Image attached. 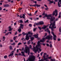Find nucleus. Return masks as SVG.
Returning a JSON list of instances; mask_svg holds the SVG:
<instances>
[{"label": "nucleus", "instance_id": "774afa93", "mask_svg": "<svg viewBox=\"0 0 61 61\" xmlns=\"http://www.w3.org/2000/svg\"><path fill=\"white\" fill-rule=\"evenodd\" d=\"M59 2H61V0H59Z\"/></svg>", "mask_w": 61, "mask_h": 61}, {"label": "nucleus", "instance_id": "4c0bfd02", "mask_svg": "<svg viewBox=\"0 0 61 61\" xmlns=\"http://www.w3.org/2000/svg\"><path fill=\"white\" fill-rule=\"evenodd\" d=\"M47 35V33H45V36H44V37H45V36H46V35Z\"/></svg>", "mask_w": 61, "mask_h": 61}, {"label": "nucleus", "instance_id": "37998d69", "mask_svg": "<svg viewBox=\"0 0 61 61\" xmlns=\"http://www.w3.org/2000/svg\"><path fill=\"white\" fill-rule=\"evenodd\" d=\"M44 52H41V54H40V55H41V56H42V54H43Z\"/></svg>", "mask_w": 61, "mask_h": 61}, {"label": "nucleus", "instance_id": "bb28decb", "mask_svg": "<svg viewBox=\"0 0 61 61\" xmlns=\"http://www.w3.org/2000/svg\"><path fill=\"white\" fill-rule=\"evenodd\" d=\"M30 41H31L30 40H29L28 42V44H30V43H31V42H30Z\"/></svg>", "mask_w": 61, "mask_h": 61}, {"label": "nucleus", "instance_id": "393cba45", "mask_svg": "<svg viewBox=\"0 0 61 61\" xmlns=\"http://www.w3.org/2000/svg\"><path fill=\"white\" fill-rule=\"evenodd\" d=\"M30 39H31V41H32V40H33L34 39V37H30Z\"/></svg>", "mask_w": 61, "mask_h": 61}, {"label": "nucleus", "instance_id": "a19ab883", "mask_svg": "<svg viewBox=\"0 0 61 61\" xmlns=\"http://www.w3.org/2000/svg\"><path fill=\"white\" fill-rule=\"evenodd\" d=\"M50 47H52V45L51 44H50Z\"/></svg>", "mask_w": 61, "mask_h": 61}, {"label": "nucleus", "instance_id": "9b49d317", "mask_svg": "<svg viewBox=\"0 0 61 61\" xmlns=\"http://www.w3.org/2000/svg\"><path fill=\"white\" fill-rule=\"evenodd\" d=\"M39 25V23H35L34 24V27H35V26H36V25Z\"/></svg>", "mask_w": 61, "mask_h": 61}, {"label": "nucleus", "instance_id": "052dcab7", "mask_svg": "<svg viewBox=\"0 0 61 61\" xmlns=\"http://www.w3.org/2000/svg\"><path fill=\"white\" fill-rule=\"evenodd\" d=\"M40 54H38V56H37V57H39V56H40Z\"/></svg>", "mask_w": 61, "mask_h": 61}, {"label": "nucleus", "instance_id": "72a5a7b5", "mask_svg": "<svg viewBox=\"0 0 61 61\" xmlns=\"http://www.w3.org/2000/svg\"><path fill=\"white\" fill-rule=\"evenodd\" d=\"M51 58H52V57L51 56H50L48 57V59H51Z\"/></svg>", "mask_w": 61, "mask_h": 61}, {"label": "nucleus", "instance_id": "bf43d9fd", "mask_svg": "<svg viewBox=\"0 0 61 61\" xmlns=\"http://www.w3.org/2000/svg\"><path fill=\"white\" fill-rule=\"evenodd\" d=\"M44 55H45H45H46L47 54L46 53H44Z\"/></svg>", "mask_w": 61, "mask_h": 61}, {"label": "nucleus", "instance_id": "603ef678", "mask_svg": "<svg viewBox=\"0 0 61 61\" xmlns=\"http://www.w3.org/2000/svg\"><path fill=\"white\" fill-rule=\"evenodd\" d=\"M43 57L44 58H45L46 57V56H45V55H44L43 56Z\"/></svg>", "mask_w": 61, "mask_h": 61}, {"label": "nucleus", "instance_id": "ddd939ff", "mask_svg": "<svg viewBox=\"0 0 61 61\" xmlns=\"http://www.w3.org/2000/svg\"><path fill=\"white\" fill-rule=\"evenodd\" d=\"M14 55V53L13 52H12L10 53V54L8 56H13V55Z\"/></svg>", "mask_w": 61, "mask_h": 61}, {"label": "nucleus", "instance_id": "7ed1b4c3", "mask_svg": "<svg viewBox=\"0 0 61 61\" xmlns=\"http://www.w3.org/2000/svg\"><path fill=\"white\" fill-rule=\"evenodd\" d=\"M25 53H28V55H29L30 54V50L29 48L28 47H25V49L24 50V51H22L21 52L22 56H25Z\"/></svg>", "mask_w": 61, "mask_h": 61}, {"label": "nucleus", "instance_id": "9d476101", "mask_svg": "<svg viewBox=\"0 0 61 61\" xmlns=\"http://www.w3.org/2000/svg\"><path fill=\"white\" fill-rule=\"evenodd\" d=\"M48 59V58H44V59H41V60H42V61H44V60H46Z\"/></svg>", "mask_w": 61, "mask_h": 61}, {"label": "nucleus", "instance_id": "69168bd1", "mask_svg": "<svg viewBox=\"0 0 61 61\" xmlns=\"http://www.w3.org/2000/svg\"><path fill=\"white\" fill-rule=\"evenodd\" d=\"M22 36V34H19V36Z\"/></svg>", "mask_w": 61, "mask_h": 61}, {"label": "nucleus", "instance_id": "dca6fc26", "mask_svg": "<svg viewBox=\"0 0 61 61\" xmlns=\"http://www.w3.org/2000/svg\"><path fill=\"white\" fill-rule=\"evenodd\" d=\"M9 31H11V30H12V29H11V27L10 26L9 27Z\"/></svg>", "mask_w": 61, "mask_h": 61}, {"label": "nucleus", "instance_id": "f8f14e48", "mask_svg": "<svg viewBox=\"0 0 61 61\" xmlns=\"http://www.w3.org/2000/svg\"><path fill=\"white\" fill-rule=\"evenodd\" d=\"M39 25H43V24H44V23L43 21H41L40 22H39Z\"/></svg>", "mask_w": 61, "mask_h": 61}, {"label": "nucleus", "instance_id": "8fccbe9b", "mask_svg": "<svg viewBox=\"0 0 61 61\" xmlns=\"http://www.w3.org/2000/svg\"><path fill=\"white\" fill-rule=\"evenodd\" d=\"M45 9H46V10H48V7H46V8Z\"/></svg>", "mask_w": 61, "mask_h": 61}, {"label": "nucleus", "instance_id": "6e6d98bb", "mask_svg": "<svg viewBox=\"0 0 61 61\" xmlns=\"http://www.w3.org/2000/svg\"><path fill=\"white\" fill-rule=\"evenodd\" d=\"M17 53H18V52H19V50H18V49H17Z\"/></svg>", "mask_w": 61, "mask_h": 61}, {"label": "nucleus", "instance_id": "49530a36", "mask_svg": "<svg viewBox=\"0 0 61 61\" xmlns=\"http://www.w3.org/2000/svg\"><path fill=\"white\" fill-rule=\"evenodd\" d=\"M25 21V23H26V22H28V20H26V21Z\"/></svg>", "mask_w": 61, "mask_h": 61}, {"label": "nucleus", "instance_id": "6ab92c4d", "mask_svg": "<svg viewBox=\"0 0 61 61\" xmlns=\"http://www.w3.org/2000/svg\"><path fill=\"white\" fill-rule=\"evenodd\" d=\"M47 27V26H44V27H42V28L43 29H46V28Z\"/></svg>", "mask_w": 61, "mask_h": 61}, {"label": "nucleus", "instance_id": "423d86ee", "mask_svg": "<svg viewBox=\"0 0 61 61\" xmlns=\"http://www.w3.org/2000/svg\"><path fill=\"white\" fill-rule=\"evenodd\" d=\"M22 34L24 36H25V35H26V36L25 39L27 40H28L29 39V38L28 36V33H25V32H24L22 33Z\"/></svg>", "mask_w": 61, "mask_h": 61}, {"label": "nucleus", "instance_id": "4468645a", "mask_svg": "<svg viewBox=\"0 0 61 61\" xmlns=\"http://www.w3.org/2000/svg\"><path fill=\"white\" fill-rule=\"evenodd\" d=\"M18 23H23V20H19L18 21Z\"/></svg>", "mask_w": 61, "mask_h": 61}, {"label": "nucleus", "instance_id": "a18cd8bd", "mask_svg": "<svg viewBox=\"0 0 61 61\" xmlns=\"http://www.w3.org/2000/svg\"><path fill=\"white\" fill-rule=\"evenodd\" d=\"M0 47H2L3 46V45L2 44H0Z\"/></svg>", "mask_w": 61, "mask_h": 61}, {"label": "nucleus", "instance_id": "e2e57ef3", "mask_svg": "<svg viewBox=\"0 0 61 61\" xmlns=\"http://www.w3.org/2000/svg\"><path fill=\"white\" fill-rule=\"evenodd\" d=\"M10 42H13V40H11L10 41Z\"/></svg>", "mask_w": 61, "mask_h": 61}, {"label": "nucleus", "instance_id": "0e129e2a", "mask_svg": "<svg viewBox=\"0 0 61 61\" xmlns=\"http://www.w3.org/2000/svg\"><path fill=\"white\" fill-rule=\"evenodd\" d=\"M46 57H47V58H48V55H47L46 56Z\"/></svg>", "mask_w": 61, "mask_h": 61}, {"label": "nucleus", "instance_id": "c756f323", "mask_svg": "<svg viewBox=\"0 0 61 61\" xmlns=\"http://www.w3.org/2000/svg\"><path fill=\"white\" fill-rule=\"evenodd\" d=\"M59 32L60 33H61V27H60L59 29Z\"/></svg>", "mask_w": 61, "mask_h": 61}, {"label": "nucleus", "instance_id": "2eb2a0df", "mask_svg": "<svg viewBox=\"0 0 61 61\" xmlns=\"http://www.w3.org/2000/svg\"><path fill=\"white\" fill-rule=\"evenodd\" d=\"M38 34H37V35H35L34 36L35 37V38H37L38 37Z\"/></svg>", "mask_w": 61, "mask_h": 61}, {"label": "nucleus", "instance_id": "6e6552de", "mask_svg": "<svg viewBox=\"0 0 61 61\" xmlns=\"http://www.w3.org/2000/svg\"><path fill=\"white\" fill-rule=\"evenodd\" d=\"M53 36V39L54 40H56V35H54Z\"/></svg>", "mask_w": 61, "mask_h": 61}, {"label": "nucleus", "instance_id": "de8ad7c7", "mask_svg": "<svg viewBox=\"0 0 61 61\" xmlns=\"http://www.w3.org/2000/svg\"><path fill=\"white\" fill-rule=\"evenodd\" d=\"M60 38H58V41H60Z\"/></svg>", "mask_w": 61, "mask_h": 61}, {"label": "nucleus", "instance_id": "c85d7f7f", "mask_svg": "<svg viewBox=\"0 0 61 61\" xmlns=\"http://www.w3.org/2000/svg\"><path fill=\"white\" fill-rule=\"evenodd\" d=\"M37 5L36 4H35L34 5H33L32 6H35V7L36 6H37Z\"/></svg>", "mask_w": 61, "mask_h": 61}, {"label": "nucleus", "instance_id": "5fc2aeb1", "mask_svg": "<svg viewBox=\"0 0 61 61\" xmlns=\"http://www.w3.org/2000/svg\"><path fill=\"white\" fill-rule=\"evenodd\" d=\"M23 1H21V3H20V4H21V5H22V4H23Z\"/></svg>", "mask_w": 61, "mask_h": 61}, {"label": "nucleus", "instance_id": "338daca9", "mask_svg": "<svg viewBox=\"0 0 61 61\" xmlns=\"http://www.w3.org/2000/svg\"><path fill=\"white\" fill-rule=\"evenodd\" d=\"M3 39H5V36H3Z\"/></svg>", "mask_w": 61, "mask_h": 61}, {"label": "nucleus", "instance_id": "aec40b11", "mask_svg": "<svg viewBox=\"0 0 61 61\" xmlns=\"http://www.w3.org/2000/svg\"><path fill=\"white\" fill-rule=\"evenodd\" d=\"M58 6H59V7H61V6L60 4V3H59V2H58Z\"/></svg>", "mask_w": 61, "mask_h": 61}, {"label": "nucleus", "instance_id": "680f3d73", "mask_svg": "<svg viewBox=\"0 0 61 61\" xmlns=\"http://www.w3.org/2000/svg\"><path fill=\"white\" fill-rule=\"evenodd\" d=\"M60 17H61V16H60V15H59L58 18H60Z\"/></svg>", "mask_w": 61, "mask_h": 61}, {"label": "nucleus", "instance_id": "a878e982", "mask_svg": "<svg viewBox=\"0 0 61 61\" xmlns=\"http://www.w3.org/2000/svg\"><path fill=\"white\" fill-rule=\"evenodd\" d=\"M37 29V28H34L33 29V31L34 32Z\"/></svg>", "mask_w": 61, "mask_h": 61}, {"label": "nucleus", "instance_id": "412c9836", "mask_svg": "<svg viewBox=\"0 0 61 61\" xmlns=\"http://www.w3.org/2000/svg\"><path fill=\"white\" fill-rule=\"evenodd\" d=\"M28 35L29 34H30L31 35H33V33L32 32H29L28 33Z\"/></svg>", "mask_w": 61, "mask_h": 61}, {"label": "nucleus", "instance_id": "7c9ffc66", "mask_svg": "<svg viewBox=\"0 0 61 61\" xmlns=\"http://www.w3.org/2000/svg\"><path fill=\"white\" fill-rule=\"evenodd\" d=\"M22 45V43L21 42H19L18 44V45L19 46V45Z\"/></svg>", "mask_w": 61, "mask_h": 61}, {"label": "nucleus", "instance_id": "20e7f679", "mask_svg": "<svg viewBox=\"0 0 61 61\" xmlns=\"http://www.w3.org/2000/svg\"><path fill=\"white\" fill-rule=\"evenodd\" d=\"M30 55L29 56V57L28 58V60L29 61H35L36 59V57L35 56L33 55V53L30 52Z\"/></svg>", "mask_w": 61, "mask_h": 61}, {"label": "nucleus", "instance_id": "473e14b6", "mask_svg": "<svg viewBox=\"0 0 61 61\" xmlns=\"http://www.w3.org/2000/svg\"><path fill=\"white\" fill-rule=\"evenodd\" d=\"M11 45H15V43H13L11 44Z\"/></svg>", "mask_w": 61, "mask_h": 61}, {"label": "nucleus", "instance_id": "e433bc0d", "mask_svg": "<svg viewBox=\"0 0 61 61\" xmlns=\"http://www.w3.org/2000/svg\"><path fill=\"white\" fill-rule=\"evenodd\" d=\"M29 25L30 27H32V24H30Z\"/></svg>", "mask_w": 61, "mask_h": 61}, {"label": "nucleus", "instance_id": "f257e3e1", "mask_svg": "<svg viewBox=\"0 0 61 61\" xmlns=\"http://www.w3.org/2000/svg\"><path fill=\"white\" fill-rule=\"evenodd\" d=\"M45 31L48 32L49 33V35L47 36L45 38H43L42 40H40V41H38L37 42L38 45L36 46V47L34 46H33V49L34 50V52L35 53H36L37 51H38V50H39L40 51H42V50L40 48L41 47L40 44L41 45H43V44L42 43H40L41 42L43 43L47 39L48 40H52V36L50 34V31L49 30L48 28H47L45 30Z\"/></svg>", "mask_w": 61, "mask_h": 61}, {"label": "nucleus", "instance_id": "3c124183", "mask_svg": "<svg viewBox=\"0 0 61 61\" xmlns=\"http://www.w3.org/2000/svg\"><path fill=\"white\" fill-rule=\"evenodd\" d=\"M46 45L47 46H49V44H46Z\"/></svg>", "mask_w": 61, "mask_h": 61}, {"label": "nucleus", "instance_id": "13d9d810", "mask_svg": "<svg viewBox=\"0 0 61 61\" xmlns=\"http://www.w3.org/2000/svg\"><path fill=\"white\" fill-rule=\"evenodd\" d=\"M2 9V7H0V10H1Z\"/></svg>", "mask_w": 61, "mask_h": 61}, {"label": "nucleus", "instance_id": "f3484780", "mask_svg": "<svg viewBox=\"0 0 61 61\" xmlns=\"http://www.w3.org/2000/svg\"><path fill=\"white\" fill-rule=\"evenodd\" d=\"M9 5L8 4H6L4 5V7H8L9 6Z\"/></svg>", "mask_w": 61, "mask_h": 61}, {"label": "nucleus", "instance_id": "1a4fd4ad", "mask_svg": "<svg viewBox=\"0 0 61 61\" xmlns=\"http://www.w3.org/2000/svg\"><path fill=\"white\" fill-rule=\"evenodd\" d=\"M20 18H25V15L24 14H23V16H21V15L19 16Z\"/></svg>", "mask_w": 61, "mask_h": 61}, {"label": "nucleus", "instance_id": "c9c22d12", "mask_svg": "<svg viewBox=\"0 0 61 61\" xmlns=\"http://www.w3.org/2000/svg\"><path fill=\"white\" fill-rule=\"evenodd\" d=\"M38 28L40 30H41L42 29H41V28L40 27H38Z\"/></svg>", "mask_w": 61, "mask_h": 61}, {"label": "nucleus", "instance_id": "5701e85b", "mask_svg": "<svg viewBox=\"0 0 61 61\" xmlns=\"http://www.w3.org/2000/svg\"><path fill=\"white\" fill-rule=\"evenodd\" d=\"M58 20V18H56L55 20H54V22L53 23H54V22H55V23L56 21H57Z\"/></svg>", "mask_w": 61, "mask_h": 61}, {"label": "nucleus", "instance_id": "09e8293b", "mask_svg": "<svg viewBox=\"0 0 61 61\" xmlns=\"http://www.w3.org/2000/svg\"><path fill=\"white\" fill-rule=\"evenodd\" d=\"M40 6V5H37V7H39V6Z\"/></svg>", "mask_w": 61, "mask_h": 61}, {"label": "nucleus", "instance_id": "0eeeda50", "mask_svg": "<svg viewBox=\"0 0 61 61\" xmlns=\"http://www.w3.org/2000/svg\"><path fill=\"white\" fill-rule=\"evenodd\" d=\"M23 26H24V25L22 24H20V27L18 30V31L19 32H20L21 31V28L23 29Z\"/></svg>", "mask_w": 61, "mask_h": 61}, {"label": "nucleus", "instance_id": "a211bd4d", "mask_svg": "<svg viewBox=\"0 0 61 61\" xmlns=\"http://www.w3.org/2000/svg\"><path fill=\"white\" fill-rule=\"evenodd\" d=\"M48 1H49L50 2V3H49L50 4L51 3H53V1H51L50 0H48Z\"/></svg>", "mask_w": 61, "mask_h": 61}, {"label": "nucleus", "instance_id": "c03bdc74", "mask_svg": "<svg viewBox=\"0 0 61 61\" xmlns=\"http://www.w3.org/2000/svg\"><path fill=\"white\" fill-rule=\"evenodd\" d=\"M28 15L30 16L32 15H31V14H30V13L29 14L28 13Z\"/></svg>", "mask_w": 61, "mask_h": 61}, {"label": "nucleus", "instance_id": "864d4df0", "mask_svg": "<svg viewBox=\"0 0 61 61\" xmlns=\"http://www.w3.org/2000/svg\"><path fill=\"white\" fill-rule=\"evenodd\" d=\"M44 5L45 6V7H47V5Z\"/></svg>", "mask_w": 61, "mask_h": 61}, {"label": "nucleus", "instance_id": "4be33fe9", "mask_svg": "<svg viewBox=\"0 0 61 61\" xmlns=\"http://www.w3.org/2000/svg\"><path fill=\"white\" fill-rule=\"evenodd\" d=\"M17 36H16L14 37L13 38L14 40H15V39H16V38H17Z\"/></svg>", "mask_w": 61, "mask_h": 61}, {"label": "nucleus", "instance_id": "cd10ccee", "mask_svg": "<svg viewBox=\"0 0 61 61\" xmlns=\"http://www.w3.org/2000/svg\"><path fill=\"white\" fill-rule=\"evenodd\" d=\"M51 61H56V60H55V59H51Z\"/></svg>", "mask_w": 61, "mask_h": 61}, {"label": "nucleus", "instance_id": "39448f33", "mask_svg": "<svg viewBox=\"0 0 61 61\" xmlns=\"http://www.w3.org/2000/svg\"><path fill=\"white\" fill-rule=\"evenodd\" d=\"M51 24L50 26H49L50 28H56V25H55V22L54 23H51V22H50Z\"/></svg>", "mask_w": 61, "mask_h": 61}, {"label": "nucleus", "instance_id": "f03ea898", "mask_svg": "<svg viewBox=\"0 0 61 61\" xmlns=\"http://www.w3.org/2000/svg\"><path fill=\"white\" fill-rule=\"evenodd\" d=\"M56 13V14L55 15V16H56L57 15V10H55V11H54L53 14L51 15H47V14H46L45 15V16L46 17H47V19H50L51 21H53L55 19V17H54V16H52L51 17V15H54Z\"/></svg>", "mask_w": 61, "mask_h": 61}, {"label": "nucleus", "instance_id": "b1692460", "mask_svg": "<svg viewBox=\"0 0 61 61\" xmlns=\"http://www.w3.org/2000/svg\"><path fill=\"white\" fill-rule=\"evenodd\" d=\"M10 50H12L13 48H12V47L11 46H10Z\"/></svg>", "mask_w": 61, "mask_h": 61}, {"label": "nucleus", "instance_id": "f704fd0d", "mask_svg": "<svg viewBox=\"0 0 61 61\" xmlns=\"http://www.w3.org/2000/svg\"><path fill=\"white\" fill-rule=\"evenodd\" d=\"M31 47H32V46L31 45H30L29 46V48H31Z\"/></svg>", "mask_w": 61, "mask_h": 61}, {"label": "nucleus", "instance_id": "4d7b16f0", "mask_svg": "<svg viewBox=\"0 0 61 61\" xmlns=\"http://www.w3.org/2000/svg\"><path fill=\"white\" fill-rule=\"evenodd\" d=\"M61 12H60L59 13V15H61Z\"/></svg>", "mask_w": 61, "mask_h": 61}, {"label": "nucleus", "instance_id": "58836bf2", "mask_svg": "<svg viewBox=\"0 0 61 61\" xmlns=\"http://www.w3.org/2000/svg\"><path fill=\"white\" fill-rule=\"evenodd\" d=\"M24 47H23L22 48V49L21 50V51H24Z\"/></svg>", "mask_w": 61, "mask_h": 61}, {"label": "nucleus", "instance_id": "79ce46f5", "mask_svg": "<svg viewBox=\"0 0 61 61\" xmlns=\"http://www.w3.org/2000/svg\"><path fill=\"white\" fill-rule=\"evenodd\" d=\"M9 34V33H6V34H5V36H7V35H8V34Z\"/></svg>", "mask_w": 61, "mask_h": 61}, {"label": "nucleus", "instance_id": "2f4dec72", "mask_svg": "<svg viewBox=\"0 0 61 61\" xmlns=\"http://www.w3.org/2000/svg\"><path fill=\"white\" fill-rule=\"evenodd\" d=\"M51 33L53 34V36H54V35H55L54 33V32H53V31H52L51 32Z\"/></svg>", "mask_w": 61, "mask_h": 61}, {"label": "nucleus", "instance_id": "ea45409f", "mask_svg": "<svg viewBox=\"0 0 61 61\" xmlns=\"http://www.w3.org/2000/svg\"><path fill=\"white\" fill-rule=\"evenodd\" d=\"M7 56H4V58H7Z\"/></svg>", "mask_w": 61, "mask_h": 61}]
</instances>
